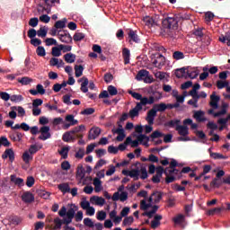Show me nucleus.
<instances>
[{"label": "nucleus", "instance_id": "nucleus-36", "mask_svg": "<svg viewBox=\"0 0 230 230\" xmlns=\"http://www.w3.org/2000/svg\"><path fill=\"white\" fill-rule=\"evenodd\" d=\"M58 188L62 193H69L71 191V188H69V184L67 183H61L58 185Z\"/></svg>", "mask_w": 230, "mask_h": 230}, {"label": "nucleus", "instance_id": "nucleus-24", "mask_svg": "<svg viewBox=\"0 0 230 230\" xmlns=\"http://www.w3.org/2000/svg\"><path fill=\"white\" fill-rule=\"evenodd\" d=\"M175 130H177L178 134L180 136H182L183 137H186V136L190 134V128H188V126H176Z\"/></svg>", "mask_w": 230, "mask_h": 230}, {"label": "nucleus", "instance_id": "nucleus-23", "mask_svg": "<svg viewBox=\"0 0 230 230\" xmlns=\"http://www.w3.org/2000/svg\"><path fill=\"white\" fill-rule=\"evenodd\" d=\"M47 7H43V10L47 11V13H51V7L55 6V4H60V0H44Z\"/></svg>", "mask_w": 230, "mask_h": 230}, {"label": "nucleus", "instance_id": "nucleus-7", "mask_svg": "<svg viewBox=\"0 0 230 230\" xmlns=\"http://www.w3.org/2000/svg\"><path fill=\"white\" fill-rule=\"evenodd\" d=\"M65 121H67L68 123H65L63 125L64 130L69 129L70 127H75V125H78V119H75V115L68 114L65 118Z\"/></svg>", "mask_w": 230, "mask_h": 230}, {"label": "nucleus", "instance_id": "nucleus-57", "mask_svg": "<svg viewBox=\"0 0 230 230\" xmlns=\"http://www.w3.org/2000/svg\"><path fill=\"white\" fill-rule=\"evenodd\" d=\"M172 58H174V60H182V58H184V53L181 51H175L172 54Z\"/></svg>", "mask_w": 230, "mask_h": 230}, {"label": "nucleus", "instance_id": "nucleus-35", "mask_svg": "<svg viewBox=\"0 0 230 230\" xmlns=\"http://www.w3.org/2000/svg\"><path fill=\"white\" fill-rule=\"evenodd\" d=\"M11 110L17 111L18 116H20L21 118H22L23 116L26 115V111L22 106H18V107L13 106V107H11Z\"/></svg>", "mask_w": 230, "mask_h": 230}, {"label": "nucleus", "instance_id": "nucleus-16", "mask_svg": "<svg viewBox=\"0 0 230 230\" xmlns=\"http://www.w3.org/2000/svg\"><path fill=\"white\" fill-rule=\"evenodd\" d=\"M2 158L8 159L11 163H13L15 161V153L13 152V149L8 148L6 149L4 154L2 155Z\"/></svg>", "mask_w": 230, "mask_h": 230}, {"label": "nucleus", "instance_id": "nucleus-8", "mask_svg": "<svg viewBox=\"0 0 230 230\" xmlns=\"http://www.w3.org/2000/svg\"><path fill=\"white\" fill-rule=\"evenodd\" d=\"M152 60L155 67H157L158 69H161V67H163V66H164V64L166 63V58H164V56H163V54H156L155 56V58H153Z\"/></svg>", "mask_w": 230, "mask_h": 230}, {"label": "nucleus", "instance_id": "nucleus-42", "mask_svg": "<svg viewBox=\"0 0 230 230\" xmlns=\"http://www.w3.org/2000/svg\"><path fill=\"white\" fill-rule=\"evenodd\" d=\"M76 175L77 177H80V179H84V177H85V169H84L83 165L77 166Z\"/></svg>", "mask_w": 230, "mask_h": 230}, {"label": "nucleus", "instance_id": "nucleus-62", "mask_svg": "<svg viewBox=\"0 0 230 230\" xmlns=\"http://www.w3.org/2000/svg\"><path fill=\"white\" fill-rule=\"evenodd\" d=\"M228 85H229L228 82H225V81H222V80H218L217 82V89H224L225 87H227Z\"/></svg>", "mask_w": 230, "mask_h": 230}, {"label": "nucleus", "instance_id": "nucleus-31", "mask_svg": "<svg viewBox=\"0 0 230 230\" xmlns=\"http://www.w3.org/2000/svg\"><path fill=\"white\" fill-rule=\"evenodd\" d=\"M66 22H67V18H63L62 20H59L55 22L54 28H56V30H62L66 28Z\"/></svg>", "mask_w": 230, "mask_h": 230}, {"label": "nucleus", "instance_id": "nucleus-30", "mask_svg": "<svg viewBox=\"0 0 230 230\" xmlns=\"http://www.w3.org/2000/svg\"><path fill=\"white\" fill-rule=\"evenodd\" d=\"M11 182H13L16 186H24V180L22 178H17L15 174L11 175Z\"/></svg>", "mask_w": 230, "mask_h": 230}, {"label": "nucleus", "instance_id": "nucleus-29", "mask_svg": "<svg viewBox=\"0 0 230 230\" xmlns=\"http://www.w3.org/2000/svg\"><path fill=\"white\" fill-rule=\"evenodd\" d=\"M122 57L124 58V64L127 66V64H130V50L127 48H124L122 49Z\"/></svg>", "mask_w": 230, "mask_h": 230}, {"label": "nucleus", "instance_id": "nucleus-39", "mask_svg": "<svg viewBox=\"0 0 230 230\" xmlns=\"http://www.w3.org/2000/svg\"><path fill=\"white\" fill-rule=\"evenodd\" d=\"M178 175L179 174V170L175 168H170L166 167L164 171V175Z\"/></svg>", "mask_w": 230, "mask_h": 230}, {"label": "nucleus", "instance_id": "nucleus-32", "mask_svg": "<svg viewBox=\"0 0 230 230\" xmlns=\"http://www.w3.org/2000/svg\"><path fill=\"white\" fill-rule=\"evenodd\" d=\"M64 59L66 62V64H73L75 60H76V55L73 53H66L64 56Z\"/></svg>", "mask_w": 230, "mask_h": 230}, {"label": "nucleus", "instance_id": "nucleus-56", "mask_svg": "<svg viewBox=\"0 0 230 230\" xmlns=\"http://www.w3.org/2000/svg\"><path fill=\"white\" fill-rule=\"evenodd\" d=\"M150 137L151 139H157L159 137H164V134L161 133L159 130H155L150 135Z\"/></svg>", "mask_w": 230, "mask_h": 230}, {"label": "nucleus", "instance_id": "nucleus-9", "mask_svg": "<svg viewBox=\"0 0 230 230\" xmlns=\"http://www.w3.org/2000/svg\"><path fill=\"white\" fill-rule=\"evenodd\" d=\"M119 128L112 129L113 134H119V136L116 137L117 141L121 142L123 139H125V129H123V125H121V121L117 122Z\"/></svg>", "mask_w": 230, "mask_h": 230}, {"label": "nucleus", "instance_id": "nucleus-3", "mask_svg": "<svg viewBox=\"0 0 230 230\" xmlns=\"http://www.w3.org/2000/svg\"><path fill=\"white\" fill-rule=\"evenodd\" d=\"M128 94H130L132 96V98H135V100H138L139 103H142L143 102H145V104H142L144 106L146 105H154V99L151 98H147V97H143V95L139 93H136L133 91H129Z\"/></svg>", "mask_w": 230, "mask_h": 230}, {"label": "nucleus", "instance_id": "nucleus-63", "mask_svg": "<svg viewBox=\"0 0 230 230\" xmlns=\"http://www.w3.org/2000/svg\"><path fill=\"white\" fill-rule=\"evenodd\" d=\"M112 80H114V75H112V74L111 73H106L104 75V82L106 84H111V82H112Z\"/></svg>", "mask_w": 230, "mask_h": 230}, {"label": "nucleus", "instance_id": "nucleus-17", "mask_svg": "<svg viewBox=\"0 0 230 230\" xmlns=\"http://www.w3.org/2000/svg\"><path fill=\"white\" fill-rule=\"evenodd\" d=\"M147 93L150 95L149 98H153V103H155L157 100H161V98H163V94L158 91L154 90V88L149 89Z\"/></svg>", "mask_w": 230, "mask_h": 230}, {"label": "nucleus", "instance_id": "nucleus-64", "mask_svg": "<svg viewBox=\"0 0 230 230\" xmlns=\"http://www.w3.org/2000/svg\"><path fill=\"white\" fill-rule=\"evenodd\" d=\"M107 218V213L103 210L97 212V220H105Z\"/></svg>", "mask_w": 230, "mask_h": 230}, {"label": "nucleus", "instance_id": "nucleus-19", "mask_svg": "<svg viewBox=\"0 0 230 230\" xmlns=\"http://www.w3.org/2000/svg\"><path fill=\"white\" fill-rule=\"evenodd\" d=\"M155 116H157V111L155 108H152L149 111H147L146 119L149 125H154V119H155Z\"/></svg>", "mask_w": 230, "mask_h": 230}, {"label": "nucleus", "instance_id": "nucleus-21", "mask_svg": "<svg viewBox=\"0 0 230 230\" xmlns=\"http://www.w3.org/2000/svg\"><path fill=\"white\" fill-rule=\"evenodd\" d=\"M85 125L81 124L77 127H75L70 131L72 132V134H74V136H84L83 132H85Z\"/></svg>", "mask_w": 230, "mask_h": 230}, {"label": "nucleus", "instance_id": "nucleus-61", "mask_svg": "<svg viewBox=\"0 0 230 230\" xmlns=\"http://www.w3.org/2000/svg\"><path fill=\"white\" fill-rule=\"evenodd\" d=\"M45 44L46 46H57L58 42H57V40L53 38H47L45 40Z\"/></svg>", "mask_w": 230, "mask_h": 230}, {"label": "nucleus", "instance_id": "nucleus-43", "mask_svg": "<svg viewBox=\"0 0 230 230\" xmlns=\"http://www.w3.org/2000/svg\"><path fill=\"white\" fill-rule=\"evenodd\" d=\"M179 123H181L180 119H172L165 123V127H170L173 128L174 127H178Z\"/></svg>", "mask_w": 230, "mask_h": 230}, {"label": "nucleus", "instance_id": "nucleus-55", "mask_svg": "<svg viewBox=\"0 0 230 230\" xmlns=\"http://www.w3.org/2000/svg\"><path fill=\"white\" fill-rule=\"evenodd\" d=\"M36 53H37L38 57H46V49L42 46H39L36 49Z\"/></svg>", "mask_w": 230, "mask_h": 230}, {"label": "nucleus", "instance_id": "nucleus-33", "mask_svg": "<svg viewBox=\"0 0 230 230\" xmlns=\"http://www.w3.org/2000/svg\"><path fill=\"white\" fill-rule=\"evenodd\" d=\"M91 202H95L97 206H103L105 204V199L98 196H93L90 199Z\"/></svg>", "mask_w": 230, "mask_h": 230}, {"label": "nucleus", "instance_id": "nucleus-47", "mask_svg": "<svg viewBox=\"0 0 230 230\" xmlns=\"http://www.w3.org/2000/svg\"><path fill=\"white\" fill-rule=\"evenodd\" d=\"M11 102H13L14 103H19V102H22L24 100V97L21 94H13L11 96Z\"/></svg>", "mask_w": 230, "mask_h": 230}, {"label": "nucleus", "instance_id": "nucleus-34", "mask_svg": "<svg viewBox=\"0 0 230 230\" xmlns=\"http://www.w3.org/2000/svg\"><path fill=\"white\" fill-rule=\"evenodd\" d=\"M153 108L155 109V111H156V112H164V111H166V103L161 102L158 104H155Z\"/></svg>", "mask_w": 230, "mask_h": 230}, {"label": "nucleus", "instance_id": "nucleus-11", "mask_svg": "<svg viewBox=\"0 0 230 230\" xmlns=\"http://www.w3.org/2000/svg\"><path fill=\"white\" fill-rule=\"evenodd\" d=\"M128 199V192L122 191L120 194L119 192L113 193V196L111 197V199L113 202H118V200H120V202H125Z\"/></svg>", "mask_w": 230, "mask_h": 230}, {"label": "nucleus", "instance_id": "nucleus-58", "mask_svg": "<svg viewBox=\"0 0 230 230\" xmlns=\"http://www.w3.org/2000/svg\"><path fill=\"white\" fill-rule=\"evenodd\" d=\"M67 154H69V147H63L60 151H59V155H61V157L63 159H67Z\"/></svg>", "mask_w": 230, "mask_h": 230}, {"label": "nucleus", "instance_id": "nucleus-54", "mask_svg": "<svg viewBox=\"0 0 230 230\" xmlns=\"http://www.w3.org/2000/svg\"><path fill=\"white\" fill-rule=\"evenodd\" d=\"M219 213H222V208H212V209H209L207 214L209 216V217H213V215H218Z\"/></svg>", "mask_w": 230, "mask_h": 230}, {"label": "nucleus", "instance_id": "nucleus-5", "mask_svg": "<svg viewBox=\"0 0 230 230\" xmlns=\"http://www.w3.org/2000/svg\"><path fill=\"white\" fill-rule=\"evenodd\" d=\"M150 75V72L147 70L142 69L138 71V73L136 75V80L138 82H141V80H144L146 84H152V78L148 75Z\"/></svg>", "mask_w": 230, "mask_h": 230}, {"label": "nucleus", "instance_id": "nucleus-51", "mask_svg": "<svg viewBox=\"0 0 230 230\" xmlns=\"http://www.w3.org/2000/svg\"><path fill=\"white\" fill-rule=\"evenodd\" d=\"M108 93L110 96H116V94H118V88H116L114 85H109Z\"/></svg>", "mask_w": 230, "mask_h": 230}, {"label": "nucleus", "instance_id": "nucleus-49", "mask_svg": "<svg viewBox=\"0 0 230 230\" xmlns=\"http://www.w3.org/2000/svg\"><path fill=\"white\" fill-rule=\"evenodd\" d=\"M219 42H222L223 44L226 43L227 46H230V34L219 37Z\"/></svg>", "mask_w": 230, "mask_h": 230}, {"label": "nucleus", "instance_id": "nucleus-46", "mask_svg": "<svg viewBox=\"0 0 230 230\" xmlns=\"http://www.w3.org/2000/svg\"><path fill=\"white\" fill-rule=\"evenodd\" d=\"M38 37H41V39H44L46 35H48V29L46 27H41L40 30L37 31Z\"/></svg>", "mask_w": 230, "mask_h": 230}, {"label": "nucleus", "instance_id": "nucleus-40", "mask_svg": "<svg viewBox=\"0 0 230 230\" xmlns=\"http://www.w3.org/2000/svg\"><path fill=\"white\" fill-rule=\"evenodd\" d=\"M51 55L52 57H60L62 55V49L60 45H58V47L52 48Z\"/></svg>", "mask_w": 230, "mask_h": 230}, {"label": "nucleus", "instance_id": "nucleus-14", "mask_svg": "<svg viewBox=\"0 0 230 230\" xmlns=\"http://www.w3.org/2000/svg\"><path fill=\"white\" fill-rule=\"evenodd\" d=\"M58 35L59 40L65 44H71L73 42V37H71V34L67 31H63V33Z\"/></svg>", "mask_w": 230, "mask_h": 230}, {"label": "nucleus", "instance_id": "nucleus-12", "mask_svg": "<svg viewBox=\"0 0 230 230\" xmlns=\"http://www.w3.org/2000/svg\"><path fill=\"white\" fill-rule=\"evenodd\" d=\"M144 141H146V143H148V141H150V137L146 135L141 134L137 137V140H132L131 147L137 148V146H139V143H143Z\"/></svg>", "mask_w": 230, "mask_h": 230}, {"label": "nucleus", "instance_id": "nucleus-59", "mask_svg": "<svg viewBox=\"0 0 230 230\" xmlns=\"http://www.w3.org/2000/svg\"><path fill=\"white\" fill-rule=\"evenodd\" d=\"M210 186L212 188H220L222 186V182L218 181V178H214L210 182Z\"/></svg>", "mask_w": 230, "mask_h": 230}, {"label": "nucleus", "instance_id": "nucleus-38", "mask_svg": "<svg viewBox=\"0 0 230 230\" xmlns=\"http://www.w3.org/2000/svg\"><path fill=\"white\" fill-rule=\"evenodd\" d=\"M129 177L134 181H139V169H133L129 171Z\"/></svg>", "mask_w": 230, "mask_h": 230}, {"label": "nucleus", "instance_id": "nucleus-50", "mask_svg": "<svg viewBox=\"0 0 230 230\" xmlns=\"http://www.w3.org/2000/svg\"><path fill=\"white\" fill-rule=\"evenodd\" d=\"M94 108H86L81 111L82 116H91V114H94Z\"/></svg>", "mask_w": 230, "mask_h": 230}, {"label": "nucleus", "instance_id": "nucleus-13", "mask_svg": "<svg viewBox=\"0 0 230 230\" xmlns=\"http://www.w3.org/2000/svg\"><path fill=\"white\" fill-rule=\"evenodd\" d=\"M163 199V192L154 191L148 199V202H154V204H159Z\"/></svg>", "mask_w": 230, "mask_h": 230}, {"label": "nucleus", "instance_id": "nucleus-26", "mask_svg": "<svg viewBox=\"0 0 230 230\" xmlns=\"http://www.w3.org/2000/svg\"><path fill=\"white\" fill-rule=\"evenodd\" d=\"M199 76V71L195 68L189 69L187 67V76H185V80H188V78H190L191 80L197 78Z\"/></svg>", "mask_w": 230, "mask_h": 230}, {"label": "nucleus", "instance_id": "nucleus-25", "mask_svg": "<svg viewBox=\"0 0 230 230\" xmlns=\"http://www.w3.org/2000/svg\"><path fill=\"white\" fill-rule=\"evenodd\" d=\"M128 37L129 39V40L133 41V42H136L137 44L140 42V39H139V36L137 35V33L136 32V31H133V30H129L128 31Z\"/></svg>", "mask_w": 230, "mask_h": 230}, {"label": "nucleus", "instance_id": "nucleus-37", "mask_svg": "<svg viewBox=\"0 0 230 230\" xmlns=\"http://www.w3.org/2000/svg\"><path fill=\"white\" fill-rule=\"evenodd\" d=\"M75 77L80 78L82 75H84V66L82 65H75Z\"/></svg>", "mask_w": 230, "mask_h": 230}, {"label": "nucleus", "instance_id": "nucleus-45", "mask_svg": "<svg viewBox=\"0 0 230 230\" xmlns=\"http://www.w3.org/2000/svg\"><path fill=\"white\" fill-rule=\"evenodd\" d=\"M75 42H80V40H84L85 39V34L82 32H75L73 37Z\"/></svg>", "mask_w": 230, "mask_h": 230}, {"label": "nucleus", "instance_id": "nucleus-2", "mask_svg": "<svg viewBox=\"0 0 230 230\" xmlns=\"http://www.w3.org/2000/svg\"><path fill=\"white\" fill-rule=\"evenodd\" d=\"M30 130L32 136H37V134L40 132L41 135L39 137V139H40L41 141H46V139H49V137H51V133H49V126L41 127L40 131H39V127L34 126L30 128Z\"/></svg>", "mask_w": 230, "mask_h": 230}, {"label": "nucleus", "instance_id": "nucleus-52", "mask_svg": "<svg viewBox=\"0 0 230 230\" xmlns=\"http://www.w3.org/2000/svg\"><path fill=\"white\" fill-rule=\"evenodd\" d=\"M10 145H11V143L6 137H0V146L8 147V146H10Z\"/></svg>", "mask_w": 230, "mask_h": 230}, {"label": "nucleus", "instance_id": "nucleus-41", "mask_svg": "<svg viewBox=\"0 0 230 230\" xmlns=\"http://www.w3.org/2000/svg\"><path fill=\"white\" fill-rule=\"evenodd\" d=\"M22 159L25 164H28L30 161L33 160V155H30L28 151H25L22 155Z\"/></svg>", "mask_w": 230, "mask_h": 230}, {"label": "nucleus", "instance_id": "nucleus-22", "mask_svg": "<svg viewBox=\"0 0 230 230\" xmlns=\"http://www.w3.org/2000/svg\"><path fill=\"white\" fill-rule=\"evenodd\" d=\"M22 200L26 204H30L35 200V196L30 191H26L22 195Z\"/></svg>", "mask_w": 230, "mask_h": 230}, {"label": "nucleus", "instance_id": "nucleus-18", "mask_svg": "<svg viewBox=\"0 0 230 230\" xmlns=\"http://www.w3.org/2000/svg\"><path fill=\"white\" fill-rule=\"evenodd\" d=\"M100 134H102V129L100 128H92L88 133V139H96Z\"/></svg>", "mask_w": 230, "mask_h": 230}, {"label": "nucleus", "instance_id": "nucleus-6", "mask_svg": "<svg viewBox=\"0 0 230 230\" xmlns=\"http://www.w3.org/2000/svg\"><path fill=\"white\" fill-rule=\"evenodd\" d=\"M145 102L146 101H142V102H137L135 108L129 111L128 116L131 118V119H134V118H137V116H139V111H143V104L146 103Z\"/></svg>", "mask_w": 230, "mask_h": 230}, {"label": "nucleus", "instance_id": "nucleus-53", "mask_svg": "<svg viewBox=\"0 0 230 230\" xmlns=\"http://www.w3.org/2000/svg\"><path fill=\"white\" fill-rule=\"evenodd\" d=\"M122 224L123 226H132L134 224V217L129 216L125 217Z\"/></svg>", "mask_w": 230, "mask_h": 230}, {"label": "nucleus", "instance_id": "nucleus-27", "mask_svg": "<svg viewBox=\"0 0 230 230\" xmlns=\"http://www.w3.org/2000/svg\"><path fill=\"white\" fill-rule=\"evenodd\" d=\"M187 70H188V67L177 68L175 70L176 78H185L186 79Z\"/></svg>", "mask_w": 230, "mask_h": 230}, {"label": "nucleus", "instance_id": "nucleus-48", "mask_svg": "<svg viewBox=\"0 0 230 230\" xmlns=\"http://www.w3.org/2000/svg\"><path fill=\"white\" fill-rule=\"evenodd\" d=\"M84 82H83L81 84V91H82V93H88L89 88H87V85H89V79L84 78Z\"/></svg>", "mask_w": 230, "mask_h": 230}, {"label": "nucleus", "instance_id": "nucleus-4", "mask_svg": "<svg viewBox=\"0 0 230 230\" xmlns=\"http://www.w3.org/2000/svg\"><path fill=\"white\" fill-rule=\"evenodd\" d=\"M62 139L65 143H75L76 139H84V135H74L73 132L69 130L63 134Z\"/></svg>", "mask_w": 230, "mask_h": 230}, {"label": "nucleus", "instance_id": "nucleus-15", "mask_svg": "<svg viewBox=\"0 0 230 230\" xmlns=\"http://www.w3.org/2000/svg\"><path fill=\"white\" fill-rule=\"evenodd\" d=\"M218 102H220V96L217 95L216 92H213L210 95V107H212L214 110L218 109Z\"/></svg>", "mask_w": 230, "mask_h": 230}, {"label": "nucleus", "instance_id": "nucleus-10", "mask_svg": "<svg viewBox=\"0 0 230 230\" xmlns=\"http://www.w3.org/2000/svg\"><path fill=\"white\" fill-rule=\"evenodd\" d=\"M157 19V16H146L144 17L143 22L148 28H153V26H157L159 22V20Z\"/></svg>", "mask_w": 230, "mask_h": 230}, {"label": "nucleus", "instance_id": "nucleus-20", "mask_svg": "<svg viewBox=\"0 0 230 230\" xmlns=\"http://www.w3.org/2000/svg\"><path fill=\"white\" fill-rule=\"evenodd\" d=\"M67 211H66V217L69 218H75V214L76 213V210L78 209V206L75 204H68L67 205Z\"/></svg>", "mask_w": 230, "mask_h": 230}, {"label": "nucleus", "instance_id": "nucleus-60", "mask_svg": "<svg viewBox=\"0 0 230 230\" xmlns=\"http://www.w3.org/2000/svg\"><path fill=\"white\" fill-rule=\"evenodd\" d=\"M210 157H212V159H227V156L219 153H210Z\"/></svg>", "mask_w": 230, "mask_h": 230}, {"label": "nucleus", "instance_id": "nucleus-28", "mask_svg": "<svg viewBox=\"0 0 230 230\" xmlns=\"http://www.w3.org/2000/svg\"><path fill=\"white\" fill-rule=\"evenodd\" d=\"M194 119L198 120L199 123H202V121H206V118H204V111H195L193 114Z\"/></svg>", "mask_w": 230, "mask_h": 230}, {"label": "nucleus", "instance_id": "nucleus-1", "mask_svg": "<svg viewBox=\"0 0 230 230\" xmlns=\"http://www.w3.org/2000/svg\"><path fill=\"white\" fill-rule=\"evenodd\" d=\"M162 28L164 33L170 35L172 30H177L179 28V22L174 17H167L162 21Z\"/></svg>", "mask_w": 230, "mask_h": 230}, {"label": "nucleus", "instance_id": "nucleus-44", "mask_svg": "<svg viewBox=\"0 0 230 230\" xmlns=\"http://www.w3.org/2000/svg\"><path fill=\"white\" fill-rule=\"evenodd\" d=\"M19 84H22V85H29V84H31L33 82V79L24 76L21 79H18Z\"/></svg>", "mask_w": 230, "mask_h": 230}]
</instances>
